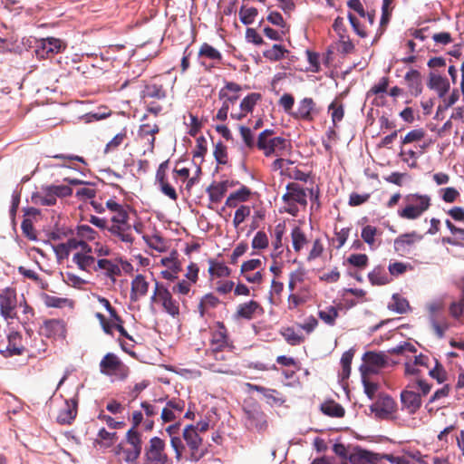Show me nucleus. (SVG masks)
<instances>
[{"mask_svg": "<svg viewBox=\"0 0 464 464\" xmlns=\"http://www.w3.org/2000/svg\"><path fill=\"white\" fill-rule=\"evenodd\" d=\"M431 385L426 381L418 379L411 382L401 392V403L402 410L409 414L416 413L421 407V397L428 395Z\"/></svg>", "mask_w": 464, "mask_h": 464, "instance_id": "f257e3e1", "label": "nucleus"}, {"mask_svg": "<svg viewBox=\"0 0 464 464\" xmlns=\"http://www.w3.org/2000/svg\"><path fill=\"white\" fill-rule=\"evenodd\" d=\"M431 206V198L427 194L409 193L402 198V208L398 209V216L407 220L420 218Z\"/></svg>", "mask_w": 464, "mask_h": 464, "instance_id": "f03ea898", "label": "nucleus"}, {"mask_svg": "<svg viewBox=\"0 0 464 464\" xmlns=\"http://www.w3.org/2000/svg\"><path fill=\"white\" fill-rule=\"evenodd\" d=\"M233 360V355L227 350L207 349L203 362L211 372L236 375L237 372L234 371L232 364Z\"/></svg>", "mask_w": 464, "mask_h": 464, "instance_id": "7ed1b4c3", "label": "nucleus"}, {"mask_svg": "<svg viewBox=\"0 0 464 464\" xmlns=\"http://www.w3.org/2000/svg\"><path fill=\"white\" fill-rule=\"evenodd\" d=\"M275 130L266 129L261 131L256 140V148L265 157H281L289 145V141L283 137H273Z\"/></svg>", "mask_w": 464, "mask_h": 464, "instance_id": "20e7f679", "label": "nucleus"}, {"mask_svg": "<svg viewBox=\"0 0 464 464\" xmlns=\"http://www.w3.org/2000/svg\"><path fill=\"white\" fill-rule=\"evenodd\" d=\"M125 441L131 449H125L123 442L116 445L112 451L115 456H122V459L127 463L135 462L142 451L141 434L138 430H129L125 436Z\"/></svg>", "mask_w": 464, "mask_h": 464, "instance_id": "39448f33", "label": "nucleus"}, {"mask_svg": "<svg viewBox=\"0 0 464 464\" xmlns=\"http://www.w3.org/2000/svg\"><path fill=\"white\" fill-rule=\"evenodd\" d=\"M143 464H172L166 451V443L160 437H152L144 448Z\"/></svg>", "mask_w": 464, "mask_h": 464, "instance_id": "423d86ee", "label": "nucleus"}, {"mask_svg": "<svg viewBox=\"0 0 464 464\" xmlns=\"http://www.w3.org/2000/svg\"><path fill=\"white\" fill-rule=\"evenodd\" d=\"M241 90L242 87L234 82H226L225 86L220 89L218 99L222 101V106L216 115L217 120L224 121L227 119L229 109L238 101Z\"/></svg>", "mask_w": 464, "mask_h": 464, "instance_id": "0eeeda50", "label": "nucleus"}, {"mask_svg": "<svg viewBox=\"0 0 464 464\" xmlns=\"http://www.w3.org/2000/svg\"><path fill=\"white\" fill-rule=\"evenodd\" d=\"M182 436L186 442L185 448H188L186 459L197 462L202 459L206 454V450L203 447L202 438L196 432L194 425H187L183 430Z\"/></svg>", "mask_w": 464, "mask_h": 464, "instance_id": "6e6552de", "label": "nucleus"}, {"mask_svg": "<svg viewBox=\"0 0 464 464\" xmlns=\"http://www.w3.org/2000/svg\"><path fill=\"white\" fill-rule=\"evenodd\" d=\"M233 342L230 340L228 331L223 322H216L210 329V340L208 349L227 350L232 353Z\"/></svg>", "mask_w": 464, "mask_h": 464, "instance_id": "1a4fd4ad", "label": "nucleus"}, {"mask_svg": "<svg viewBox=\"0 0 464 464\" xmlns=\"http://www.w3.org/2000/svg\"><path fill=\"white\" fill-rule=\"evenodd\" d=\"M100 371L106 375H116L124 378L128 374V368L114 353H107L100 362Z\"/></svg>", "mask_w": 464, "mask_h": 464, "instance_id": "9d476101", "label": "nucleus"}, {"mask_svg": "<svg viewBox=\"0 0 464 464\" xmlns=\"http://www.w3.org/2000/svg\"><path fill=\"white\" fill-rule=\"evenodd\" d=\"M363 363L360 370L362 375L377 373L387 363V357L382 353L366 352L362 356Z\"/></svg>", "mask_w": 464, "mask_h": 464, "instance_id": "9b49d317", "label": "nucleus"}, {"mask_svg": "<svg viewBox=\"0 0 464 464\" xmlns=\"http://www.w3.org/2000/svg\"><path fill=\"white\" fill-rule=\"evenodd\" d=\"M17 298L15 291L6 288L0 294V314L5 319L17 317Z\"/></svg>", "mask_w": 464, "mask_h": 464, "instance_id": "f8f14e48", "label": "nucleus"}, {"mask_svg": "<svg viewBox=\"0 0 464 464\" xmlns=\"http://www.w3.org/2000/svg\"><path fill=\"white\" fill-rule=\"evenodd\" d=\"M397 409L396 401L388 394H380L376 402L370 406V410L379 419H386Z\"/></svg>", "mask_w": 464, "mask_h": 464, "instance_id": "ddd939ff", "label": "nucleus"}, {"mask_svg": "<svg viewBox=\"0 0 464 464\" xmlns=\"http://www.w3.org/2000/svg\"><path fill=\"white\" fill-rule=\"evenodd\" d=\"M318 112L314 101L305 97L299 102L296 110L291 113V116L298 121L312 122Z\"/></svg>", "mask_w": 464, "mask_h": 464, "instance_id": "4468645a", "label": "nucleus"}, {"mask_svg": "<svg viewBox=\"0 0 464 464\" xmlns=\"http://www.w3.org/2000/svg\"><path fill=\"white\" fill-rule=\"evenodd\" d=\"M422 239L423 235L415 230L401 234L394 239V250L397 253L407 254Z\"/></svg>", "mask_w": 464, "mask_h": 464, "instance_id": "2eb2a0df", "label": "nucleus"}, {"mask_svg": "<svg viewBox=\"0 0 464 464\" xmlns=\"http://www.w3.org/2000/svg\"><path fill=\"white\" fill-rule=\"evenodd\" d=\"M107 230L115 239L131 246L134 242V237L131 232V225L129 222L111 223Z\"/></svg>", "mask_w": 464, "mask_h": 464, "instance_id": "dca6fc26", "label": "nucleus"}, {"mask_svg": "<svg viewBox=\"0 0 464 464\" xmlns=\"http://www.w3.org/2000/svg\"><path fill=\"white\" fill-rule=\"evenodd\" d=\"M246 424L249 429L263 431L267 428V420L266 414L259 407L245 409Z\"/></svg>", "mask_w": 464, "mask_h": 464, "instance_id": "f3484780", "label": "nucleus"}, {"mask_svg": "<svg viewBox=\"0 0 464 464\" xmlns=\"http://www.w3.org/2000/svg\"><path fill=\"white\" fill-rule=\"evenodd\" d=\"M382 456L372 451L355 447L350 451L348 460L351 464H378Z\"/></svg>", "mask_w": 464, "mask_h": 464, "instance_id": "a211bd4d", "label": "nucleus"}, {"mask_svg": "<svg viewBox=\"0 0 464 464\" xmlns=\"http://www.w3.org/2000/svg\"><path fill=\"white\" fill-rule=\"evenodd\" d=\"M261 98L262 96L258 92L249 93L240 102L238 111H231L230 117L237 121L242 120L247 115V113L253 111L255 106Z\"/></svg>", "mask_w": 464, "mask_h": 464, "instance_id": "6ab92c4d", "label": "nucleus"}, {"mask_svg": "<svg viewBox=\"0 0 464 464\" xmlns=\"http://www.w3.org/2000/svg\"><path fill=\"white\" fill-rule=\"evenodd\" d=\"M63 48L64 46L60 39L49 37L40 41L36 53L42 58H48L50 55L60 53Z\"/></svg>", "mask_w": 464, "mask_h": 464, "instance_id": "aec40b11", "label": "nucleus"}, {"mask_svg": "<svg viewBox=\"0 0 464 464\" xmlns=\"http://www.w3.org/2000/svg\"><path fill=\"white\" fill-rule=\"evenodd\" d=\"M286 193L283 195V201H295L303 208L307 205L306 190L298 183L291 182L286 186Z\"/></svg>", "mask_w": 464, "mask_h": 464, "instance_id": "412c9836", "label": "nucleus"}, {"mask_svg": "<svg viewBox=\"0 0 464 464\" xmlns=\"http://www.w3.org/2000/svg\"><path fill=\"white\" fill-rule=\"evenodd\" d=\"M78 401L76 399L65 400L64 405L58 412L56 417L60 424H71L77 416Z\"/></svg>", "mask_w": 464, "mask_h": 464, "instance_id": "4be33fe9", "label": "nucleus"}, {"mask_svg": "<svg viewBox=\"0 0 464 464\" xmlns=\"http://www.w3.org/2000/svg\"><path fill=\"white\" fill-rule=\"evenodd\" d=\"M179 423L172 424L167 427L166 432L170 437V446L175 452V459L179 462L183 459V452L185 451V444L181 438L179 436Z\"/></svg>", "mask_w": 464, "mask_h": 464, "instance_id": "5701e85b", "label": "nucleus"}, {"mask_svg": "<svg viewBox=\"0 0 464 464\" xmlns=\"http://www.w3.org/2000/svg\"><path fill=\"white\" fill-rule=\"evenodd\" d=\"M106 208L112 213L111 223L129 222L130 208L128 205H121L113 198H110L105 203Z\"/></svg>", "mask_w": 464, "mask_h": 464, "instance_id": "b1692460", "label": "nucleus"}, {"mask_svg": "<svg viewBox=\"0 0 464 464\" xmlns=\"http://www.w3.org/2000/svg\"><path fill=\"white\" fill-rule=\"evenodd\" d=\"M428 317L433 334L437 338L442 339L445 336L446 332L451 328L452 324L445 314Z\"/></svg>", "mask_w": 464, "mask_h": 464, "instance_id": "393cba45", "label": "nucleus"}, {"mask_svg": "<svg viewBox=\"0 0 464 464\" xmlns=\"http://www.w3.org/2000/svg\"><path fill=\"white\" fill-rule=\"evenodd\" d=\"M264 309L261 304L254 300L240 304L236 312L237 318L246 320L253 319L256 314H263Z\"/></svg>", "mask_w": 464, "mask_h": 464, "instance_id": "a878e982", "label": "nucleus"}, {"mask_svg": "<svg viewBox=\"0 0 464 464\" xmlns=\"http://www.w3.org/2000/svg\"><path fill=\"white\" fill-rule=\"evenodd\" d=\"M427 86L430 90L436 91L440 98H443L450 88L449 80L435 72H430Z\"/></svg>", "mask_w": 464, "mask_h": 464, "instance_id": "bb28decb", "label": "nucleus"}, {"mask_svg": "<svg viewBox=\"0 0 464 464\" xmlns=\"http://www.w3.org/2000/svg\"><path fill=\"white\" fill-rule=\"evenodd\" d=\"M140 97L144 102L148 99L164 100L167 97V91L162 83L150 82L144 86Z\"/></svg>", "mask_w": 464, "mask_h": 464, "instance_id": "cd10ccee", "label": "nucleus"}, {"mask_svg": "<svg viewBox=\"0 0 464 464\" xmlns=\"http://www.w3.org/2000/svg\"><path fill=\"white\" fill-rule=\"evenodd\" d=\"M149 285L150 284L144 276L137 275L131 281L130 301L137 302L140 297L145 296L149 291Z\"/></svg>", "mask_w": 464, "mask_h": 464, "instance_id": "c85d7f7f", "label": "nucleus"}, {"mask_svg": "<svg viewBox=\"0 0 464 464\" xmlns=\"http://www.w3.org/2000/svg\"><path fill=\"white\" fill-rule=\"evenodd\" d=\"M409 92L412 96H419L422 92L421 74L418 70L411 69L404 76Z\"/></svg>", "mask_w": 464, "mask_h": 464, "instance_id": "c756f323", "label": "nucleus"}, {"mask_svg": "<svg viewBox=\"0 0 464 464\" xmlns=\"http://www.w3.org/2000/svg\"><path fill=\"white\" fill-rule=\"evenodd\" d=\"M32 201L36 205L54 206L57 198L51 186H45L41 188V191L33 193Z\"/></svg>", "mask_w": 464, "mask_h": 464, "instance_id": "7c9ffc66", "label": "nucleus"}, {"mask_svg": "<svg viewBox=\"0 0 464 464\" xmlns=\"http://www.w3.org/2000/svg\"><path fill=\"white\" fill-rule=\"evenodd\" d=\"M43 334L48 338H55L63 336L65 333V325L62 320L50 319L44 322L42 327Z\"/></svg>", "mask_w": 464, "mask_h": 464, "instance_id": "2f4dec72", "label": "nucleus"}, {"mask_svg": "<svg viewBox=\"0 0 464 464\" xmlns=\"http://www.w3.org/2000/svg\"><path fill=\"white\" fill-rule=\"evenodd\" d=\"M8 344L5 351H2L4 356L21 355L24 348L21 344L22 336L18 332H11L8 336Z\"/></svg>", "mask_w": 464, "mask_h": 464, "instance_id": "473e14b6", "label": "nucleus"}, {"mask_svg": "<svg viewBox=\"0 0 464 464\" xmlns=\"http://www.w3.org/2000/svg\"><path fill=\"white\" fill-rule=\"evenodd\" d=\"M235 183L225 180L222 182H213L208 188L207 192L209 197V200L213 203H218L226 194L228 187H233Z\"/></svg>", "mask_w": 464, "mask_h": 464, "instance_id": "72a5a7b5", "label": "nucleus"}, {"mask_svg": "<svg viewBox=\"0 0 464 464\" xmlns=\"http://www.w3.org/2000/svg\"><path fill=\"white\" fill-rule=\"evenodd\" d=\"M99 269L104 270L105 276L109 277L113 284L116 282V277L121 274L119 265L110 259H99L96 266H93V270L98 271Z\"/></svg>", "mask_w": 464, "mask_h": 464, "instance_id": "f704fd0d", "label": "nucleus"}, {"mask_svg": "<svg viewBox=\"0 0 464 464\" xmlns=\"http://www.w3.org/2000/svg\"><path fill=\"white\" fill-rule=\"evenodd\" d=\"M160 127L157 123H142L138 130V136L141 140H148V143L150 146V150L152 151L155 147V135L159 133Z\"/></svg>", "mask_w": 464, "mask_h": 464, "instance_id": "c9c22d12", "label": "nucleus"}, {"mask_svg": "<svg viewBox=\"0 0 464 464\" xmlns=\"http://www.w3.org/2000/svg\"><path fill=\"white\" fill-rule=\"evenodd\" d=\"M425 148H426V146L423 145V146L416 147V150H412V149L406 150V149H404V146H401L399 155L401 158V160L409 165L410 168H416L418 165L417 159L420 155H422Z\"/></svg>", "mask_w": 464, "mask_h": 464, "instance_id": "e433bc0d", "label": "nucleus"}, {"mask_svg": "<svg viewBox=\"0 0 464 464\" xmlns=\"http://www.w3.org/2000/svg\"><path fill=\"white\" fill-rule=\"evenodd\" d=\"M198 54L199 58H206L213 62V64L208 68L214 67L217 63H220L222 61L221 53L208 43L201 44Z\"/></svg>", "mask_w": 464, "mask_h": 464, "instance_id": "4c0bfd02", "label": "nucleus"}, {"mask_svg": "<svg viewBox=\"0 0 464 464\" xmlns=\"http://www.w3.org/2000/svg\"><path fill=\"white\" fill-rule=\"evenodd\" d=\"M382 235V231L372 225H366L362 227L361 232L362 239L371 247L373 248L380 245V242L377 244V237H381Z\"/></svg>", "mask_w": 464, "mask_h": 464, "instance_id": "58836bf2", "label": "nucleus"}, {"mask_svg": "<svg viewBox=\"0 0 464 464\" xmlns=\"http://www.w3.org/2000/svg\"><path fill=\"white\" fill-rule=\"evenodd\" d=\"M172 297L170 291L166 285L159 281H155L153 294L150 297L151 303L160 304L166 303Z\"/></svg>", "mask_w": 464, "mask_h": 464, "instance_id": "ea45409f", "label": "nucleus"}, {"mask_svg": "<svg viewBox=\"0 0 464 464\" xmlns=\"http://www.w3.org/2000/svg\"><path fill=\"white\" fill-rule=\"evenodd\" d=\"M369 281L374 285H383L390 283V278L386 273L385 267L382 266H375L368 274Z\"/></svg>", "mask_w": 464, "mask_h": 464, "instance_id": "a19ab883", "label": "nucleus"}, {"mask_svg": "<svg viewBox=\"0 0 464 464\" xmlns=\"http://www.w3.org/2000/svg\"><path fill=\"white\" fill-rule=\"evenodd\" d=\"M208 265V274L211 277H228L231 275V269L221 262L209 259Z\"/></svg>", "mask_w": 464, "mask_h": 464, "instance_id": "79ce46f5", "label": "nucleus"}, {"mask_svg": "<svg viewBox=\"0 0 464 464\" xmlns=\"http://www.w3.org/2000/svg\"><path fill=\"white\" fill-rule=\"evenodd\" d=\"M321 411L324 414L334 418H342L345 414L343 407L334 401H328L323 403Z\"/></svg>", "mask_w": 464, "mask_h": 464, "instance_id": "37998d69", "label": "nucleus"}, {"mask_svg": "<svg viewBox=\"0 0 464 464\" xmlns=\"http://www.w3.org/2000/svg\"><path fill=\"white\" fill-rule=\"evenodd\" d=\"M72 261L77 265L79 269L89 272L91 268L93 269L95 265V258L83 253H75L72 256Z\"/></svg>", "mask_w": 464, "mask_h": 464, "instance_id": "c03bdc74", "label": "nucleus"}, {"mask_svg": "<svg viewBox=\"0 0 464 464\" xmlns=\"http://www.w3.org/2000/svg\"><path fill=\"white\" fill-rule=\"evenodd\" d=\"M328 111L331 113V119L334 127L337 126L344 117V106L339 99H334L328 106Z\"/></svg>", "mask_w": 464, "mask_h": 464, "instance_id": "a18cd8bd", "label": "nucleus"}, {"mask_svg": "<svg viewBox=\"0 0 464 464\" xmlns=\"http://www.w3.org/2000/svg\"><path fill=\"white\" fill-rule=\"evenodd\" d=\"M291 238L293 248L296 253H299L308 243L305 233L299 227H295L292 229Z\"/></svg>", "mask_w": 464, "mask_h": 464, "instance_id": "49530a36", "label": "nucleus"}, {"mask_svg": "<svg viewBox=\"0 0 464 464\" xmlns=\"http://www.w3.org/2000/svg\"><path fill=\"white\" fill-rule=\"evenodd\" d=\"M118 440L117 432H110L106 430L104 428H102L97 435V439H95V443L99 444L103 448L111 447L116 440Z\"/></svg>", "mask_w": 464, "mask_h": 464, "instance_id": "de8ad7c7", "label": "nucleus"}, {"mask_svg": "<svg viewBox=\"0 0 464 464\" xmlns=\"http://www.w3.org/2000/svg\"><path fill=\"white\" fill-rule=\"evenodd\" d=\"M288 53V50L281 44H274L272 48L266 50L263 53V56L272 62H276L283 59L285 54Z\"/></svg>", "mask_w": 464, "mask_h": 464, "instance_id": "09e8293b", "label": "nucleus"}, {"mask_svg": "<svg viewBox=\"0 0 464 464\" xmlns=\"http://www.w3.org/2000/svg\"><path fill=\"white\" fill-rule=\"evenodd\" d=\"M318 316L328 325H334L336 318L339 316L338 310L334 306H328L324 310L318 312Z\"/></svg>", "mask_w": 464, "mask_h": 464, "instance_id": "8fccbe9b", "label": "nucleus"}, {"mask_svg": "<svg viewBox=\"0 0 464 464\" xmlns=\"http://www.w3.org/2000/svg\"><path fill=\"white\" fill-rule=\"evenodd\" d=\"M282 335L290 345H299L304 342V337L297 334L293 327H286L282 331Z\"/></svg>", "mask_w": 464, "mask_h": 464, "instance_id": "3c124183", "label": "nucleus"}, {"mask_svg": "<svg viewBox=\"0 0 464 464\" xmlns=\"http://www.w3.org/2000/svg\"><path fill=\"white\" fill-rule=\"evenodd\" d=\"M257 14L258 11L256 7L242 6L238 13L240 21L246 25L253 24Z\"/></svg>", "mask_w": 464, "mask_h": 464, "instance_id": "603ef678", "label": "nucleus"}, {"mask_svg": "<svg viewBox=\"0 0 464 464\" xmlns=\"http://www.w3.org/2000/svg\"><path fill=\"white\" fill-rule=\"evenodd\" d=\"M389 309L399 314H404L410 309L409 302L399 295H393L392 303L389 304Z\"/></svg>", "mask_w": 464, "mask_h": 464, "instance_id": "864d4df0", "label": "nucleus"}, {"mask_svg": "<svg viewBox=\"0 0 464 464\" xmlns=\"http://www.w3.org/2000/svg\"><path fill=\"white\" fill-rule=\"evenodd\" d=\"M445 302L442 298L433 300L427 304L428 316L445 314Z\"/></svg>", "mask_w": 464, "mask_h": 464, "instance_id": "5fc2aeb1", "label": "nucleus"}, {"mask_svg": "<svg viewBox=\"0 0 464 464\" xmlns=\"http://www.w3.org/2000/svg\"><path fill=\"white\" fill-rule=\"evenodd\" d=\"M143 239L145 240V242L148 244V246L150 247H151L159 252H162L166 248L164 239L162 238V237H160L158 234H155L151 237L143 236Z\"/></svg>", "mask_w": 464, "mask_h": 464, "instance_id": "6e6d98bb", "label": "nucleus"}, {"mask_svg": "<svg viewBox=\"0 0 464 464\" xmlns=\"http://www.w3.org/2000/svg\"><path fill=\"white\" fill-rule=\"evenodd\" d=\"M127 138L126 130H122L121 132L116 134L105 146L104 153H110L118 150V148L122 144L124 140Z\"/></svg>", "mask_w": 464, "mask_h": 464, "instance_id": "4d7b16f0", "label": "nucleus"}, {"mask_svg": "<svg viewBox=\"0 0 464 464\" xmlns=\"http://www.w3.org/2000/svg\"><path fill=\"white\" fill-rule=\"evenodd\" d=\"M42 299L47 307L55 308H62L69 302L67 298L57 297L54 295H50L48 294H43Z\"/></svg>", "mask_w": 464, "mask_h": 464, "instance_id": "13d9d810", "label": "nucleus"}, {"mask_svg": "<svg viewBox=\"0 0 464 464\" xmlns=\"http://www.w3.org/2000/svg\"><path fill=\"white\" fill-rule=\"evenodd\" d=\"M239 132L244 144L248 150H253L256 147V141L250 128L242 125L239 127Z\"/></svg>", "mask_w": 464, "mask_h": 464, "instance_id": "bf43d9fd", "label": "nucleus"}, {"mask_svg": "<svg viewBox=\"0 0 464 464\" xmlns=\"http://www.w3.org/2000/svg\"><path fill=\"white\" fill-rule=\"evenodd\" d=\"M213 155L218 164L225 165L227 163V149L221 141L215 145Z\"/></svg>", "mask_w": 464, "mask_h": 464, "instance_id": "052dcab7", "label": "nucleus"}, {"mask_svg": "<svg viewBox=\"0 0 464 464\" xmlns=\"http://www.w3.org/2000/svg\"><path fill=\"white\" fill-rule=\"evenodd\" d=\"M161 263L163 266L168 267V270L174 272H179L181 270L180 263L178 260L177 251H173L170 256L162 258Z\"/></svg>", "mask_w": 464, "mask_h": 464, "instance_id": "680f3d73", "label": "nucleus"}, {"mask_svg": "<svg viewBox=\"0 0 464 464\" xmlns=\"http://www.w3.org/2000/svg\"><path fill=\"white\" fill-rule=\"evenodd\" d=\"M389 273L393 276H399L408 270H411L412 266L410 264L403 262H394L391 263L388 266Z\"/></svg>", "mask_w": 464, "mask_h": 464, "instance_id": "e2e57ef3", "label": "nucleus"}, {"mask_svg": "<svg viewBox=\"0 0 464 464\" xmlns=\"http://www.w3.org/2000/svg\"><path fill=\"white\" fill-rule=\"evenodd\" d=\"M362 384L364 392L370 400H373L375 398L376 392L379 390V384L373 382H371L367 375H362Z\"/></svg>", "mask_w": 464, "mask_h": 464, "instance_id": "0e129e2a", "label": "nucleus"}, {"mask_svg": "<svg viewBox=\"0 0 464 464\" xmlns=\"http://www.w3.org/2000/svg\"><path fill=\"white\" fill-rule=\"evenodd\" d=\"M369 258L365 254H352L347 262L354 267L364 268L368 265Z\"/></svg>", "mask_w": 464, "mask_h": 464, "instance_id": "69168bd1", "label": "nucleus"}, {"mask_svg": "<svg viewBox=\"0 0 464 464\" xmlns=\"http://www.w3.org/2000/svg\"><path fill=\"white\" fill-rule=\"evenodd\" d=\"M324 246L322 240L320 238L314 239L313 242V246L307 256V258H306L307 261L311 262V261L320 257L322 256V254L324 253Z\"/></svg>", "mask_w": 464, "mask_h": 464, "instance_id": "338daca9", "label": "nucleus"}, {"mask_svg": "<svg viewBox=\"0 0 464 464\" xmlns=\"http://www.w3.org/2000/svg\"><path fill=\"white\" fill-rule=\"evenodd\" d=\"M450 315L459 323L462 324V314H464V305L458 301L452 302L449 306Z\"/></svg>", "mask_w": 464, "mask_h": 464, "instance_id": "774afa93", "label": "nucleus"}]
</instances>
